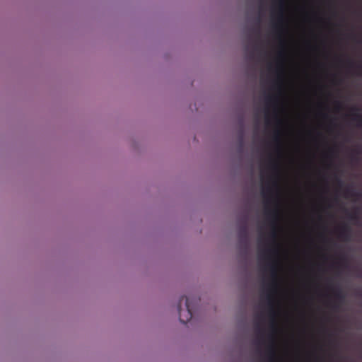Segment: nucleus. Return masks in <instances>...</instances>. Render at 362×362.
I'll list each match as a JSON object with an SVG mask.
<instances>
[{"mask_svg": "<svg viewBox=\"0 0 362 362\" xmlns=\"http://www.w3.org/2000/svg\"><path fill=\"white\" fill-rule=\"evenodd\" d=\"M349 218L350 220H352V221H358V216L357 215L356 212L350 214L349 215Z\"/></svg>", "mask_w": 362, "mask_h": 362, "instance_id": "17", "label": "nucleus"}, {"mask_svg": "<svg viewBox=\"0 0 362 362\" xmlns=\"http://www.w3.org/2000/svg\"><path fill=\"white\" fill-rule=\"evenodd\" d=\"M272 64H269V70H271V69H272Z\"/></svg>", "mask_w": 362, "mask_h": 362, "instance_id": "25", "label": "nucleus"}, {"mask_svg": "<svg viewBox=\"0 0 362 362\" xmlns=\"http://www.w3.org/2000/svg\"><path fill=\"white\" fill-rule=\"evenodd\" d=\"M329 153H333L334 149H333V148H331V149H329Z\"/></svg>", "mask_w": 362, "mask_h": 362, "instance_id": "24", "label": "nucleus"}, {"mask_svg": "<svg viewBox=\"0 0 362 362\" xmlns=\"http://www.w3.org/2000/svg\"><path fill=\"white\" fill-rule=\"evenodd\" d=\"M262 315H258V318L262 319Z\"/></svg>", "mask_w": 362, "mask_h": 362, "instance_id": "26", "label": "nucleus"}, {"mask_svg": "<svg viewBox=\"0 0 362 362\" xmlns=\"http://www.w3.org/2000/svg\"><path fill=\"white\" fill-rule=\"evenodd\" d=\"M349 64L350 66H351V65H353V62H352L351 61H349Z\"/></svg>", "mask_w": 362, "mask_h": 362, "instance_id": "23", "label": "nucleus"}, {"mask_svg": "<svg viewBox=\"0 0 362 362\" xmlns=\"http://www.w3.org/2000/svg\"><path fill=\"white\" fill-rule=\"evenodd\" d=\"M256 330H257V337H258L257 339V343L258 344H261L264 341L263 339H264V330L262 327L259 322H257V324H256Z\"/></svg>", "mask_w": 362, "mask_h": 362, "instance_id": "7", "label": "nucleus"}, {"mask_svg": "<svg viewBox=\"0 0 362 362\" xmlns=\"http://www.w3.org/2000/svg\"><path fill=\"white\" fill-rule=\"evenodd\" d=\"M336 180L339 187L343 185V182L339 178H337Z\"/></svg>", "mask_w": 362, "mask_h": 362, "instance_id": "18", "label": "nucleus"}, {"mask_svg": "<svg viewBox=\"0 0 362 362\" xmlns=\"http://www.w3.org/2000/svg\"><path fill=\"white\" fill-rule=\"evenodd\" d=\"M351 235V228L347 225H343L339 230V237L345 240H349Z\"/></svg>", "mask_w": 362, "mask_h": 362, "instance_id": "6", "label": "nucleus"}, {"mask_svg": "<svg viewBox=\"0 0 362 362\" xmlns=\"http://www.w3.org/2000/svg\"><path fill=\"white\" fill-rule=\"evenodd\" d=\"M260 17L257 18V27L256 28L252 29V32L255 33V35L259 37L260 35Z\"/></svg>", "mask_w": 362, "mask_h": 362, "instance_id": "16", "label": "nucleus"}, {"mask_svg": "<svg viewBox=\"0 0 362 362\" xmlns=\"http://www.w3.org/2000/svg\"><path fill=\"white\" fill-rule=\"evenodd\" d=\"M199 300L200 299H197L195 298H188L185 296H182L180 298L177 305V310L179 313V319L182 323L186 324L192 318L194 311V305H192V303L194 301L197 303Z\"/></svg>", "mask_w": 362, "mask_h": 362, "instance_id": "2", "label": "nucleus"}, {"mask_svg": "<svg viewBox=\"0 0 362 362\" xmlns=\"http://www.w3.org/2000/svg\"><path fill=\"white\" fill-rule=\"evenodd\" d=\"M336 108H337V110H340V109L341 108V103H339V102H337V103H336Z\"/></svg>", "mask_w": 362, "mask_h": 362, "instance_id": "19", "label": "nucleus"}, {"mask_svg": "<svg viewBox=\"0 0 362 362\" xmlns=\"http://www.w3.org/2000/svg\"><path fill=\"white\" fill-rule=\"evenodd\" d=\"M344 196L346 197H354V198H359L361 197V194L359 192H354L351 188H346L344 191Z\"/></svg>", "mask_w": 362, "mask_h": 362, "instance_id": "10", "label": "nucleus"}, {"mask_svg": "<svg viewBox=\"0 0 362 362\" xmlns=\"http://www.w3.org/2000/svg\"><path fill=\"white\" fill-rule=\"evenodd\" d=\"M257 49V44L255 42L254 45V49L252 50H249V46H245V51L247 53V57L250 60H253L255 59V50Z\"/></svg>", "mask_w": 362, "mask_h": 362, "instance_id": "12", "label": "nucleus"}, {"mask_svg": "<svg viewBox=\"0 0 362 362\" xmlns=\"http://www.w3.org/2000/svg\"><path fill=\"white\" fill-rule=\"evenodd\" d=\"M281 136V131L279 129H275V131L274 132V135H273L272 139H273L274 142L277 145L278 149H279V148H280Z\"/></svg>", "mask_w": 362, "mask_h": 362, "instance_id": "9", "label": "nucleus"}, {"mask_svg": "<svg viewBox=\"0 0 362 362\" xmlns=\"http://www.w3.org/2000/svg\"><path fill=\"white\" fill-rule=\"evenodd\" d=\"M337 308V303H334L333 305V308L336 309Z\"/></svg>", "mask_w": 362, "mask_h": 362, "instance_id": "22", "label": "nucleus"}, {"mask_svg": "<svg viewBox=\"0 0 362 362\" xmlns=\"http://www.w3.org/2000/svg\"><path fill=\"white\" fill-rule=\"evenodd\" d=\"M268 168L275 173H277L279 170V165L277 162L274 160H269Z\"/></svg>", "mask_w": 362, "mask_h": 362, "instance_id": "13", "label": "nucleus"}, {"mask_svg": "<svg viewBox=\"0 0 362 362\" xmlns=\"http://www.w3.org/2000/svg\"><path fill=\"white\" fill-rule=\"evenodd\" d=\"M238 235L240 247L247 253L249 249V234L246 218H244L238 228Z\"/></svg>", "mask_w": 362, "mask_h": 362, "instance_id": "4", "label": "nucleus"}, {"mask_svg": "<svg viewBox=\"0 0 362 362\" xmlns=\"http://www.w3.org/2000/svg\"><path fill=\"white\" fill-rule=\"evenodd\" d=\"M284 52L283 50L279 51L278 53V55L279 57H282L284 56Z\"/></svg>", "mask_w": 362, "mask_h": 362, "instance_id": "20", "label": "nucleus"}, {"mask_svg": "<svg viewBox=\"0 0 362 362\" xmlns=\"http://www.w3.org/2000/svg\"><path fill=\"white\" fill-rule=\"evenodd\" d=\"M276 72L278 74V80L274 83L273 88H277L279 90H281V69L280 67H277Z\"/></svg>", "mask_w": 362, "mask_h": 362, "instance_id": "11", "label": "nucleus"}, {"mask_svg": "<svg viewBox=\"0 0 362 362\" xmlns=\"http://www.w3.org/2000/svg\"><path fill=\"white\" fill-rule=\"evenodd\" d=\"M351 119L356 122L359 127H362V115L356 113L353 114L351 115Z\"/></svg>", "mask_w": 362, "mask_h": 362, "instance_id": "14", "label": "nucleus"}, {"mask_svg": "<svg viewBox=\"0 0 362 362\" xmlns=\"http://www.w3.org/2000/svg\"><path fill=\"white\" fill-rule=\"evenodd\" d=\"M354 153H355L356 154H360L361 151L358 149H355V150H354Z\"/></svg>", "mask_w": 362, "mask_h": 362, "instance_id": "21", "label": "nucleus"}, {"mask_svg": "<svg viewBox=\"0 0 362 362\" xmlns=\"http://www.w3.org/2000/svg\"><path fill=\"white\" fill-rule=\"evenodd\" d=\"M275 2H278L279 11L276 17V21H275L272 23V28L274 31L275 33H279V37H281V28L284 21V0H275Z\"/></svg>", "mask_w": 362, "mask_h": 362, "instance_id": "5", "label": "nucleus"}, {"mask_svg": "<svg viewBox=\"0 0 362 362\" xmlns=\"http://www.w3.org/2000/svg\"><path fill=\"white\" fill-rule=\"evenodd\" d=\"M244 144V135L243 131L241 130L239 136V146H240V151H242Z\"/></svg>", "mask_w": 362, "mask_h": 362, "instance_id": "15", "label": "nucleus"}, {"mask_svg": "<svg viewBox=\"0 0 362 362\" xmlns=\"http://www.w3.org/2000/svg\"><path fill=\"white\" fill-rule=\"evenodd\" d=\"M278 97L276 95H267L265 98L266 107H265V122L267 126L271 124V117L269 108L272 107L274 108V118L278 125L281 124V120L277 115V106H278Z\"/></svg>", "mask_w": 362, "mask_h": 362, "instance_id": "3", "label": "nucleus"}, {"mask_svg": "<svg viewBox=\"0 0 362 362\" xmlns=\"http://www.w3.org/2000/svg\"><path fill=\"white\" fill-rule=\"evenodd\" d=\"M332 291H333V293H334V298L337 301H338L339 303L344 301V295L341 289H340L339 288H333Z\"/></svg>", "mask_w": 362, "mask_h": 362, "instance_id": "8", "label": "nucleus"}, {"mask_svg": "<svg viewBox=\"0 0 362 362\" xmlns=\"http://www.w3.org/2000/svg\"><path fill=\"white\" fill-rule=\"evenodd\" d=\"M277 250H262L259 254L265 263L263 266L264 271H269L271 275L270 282L264 287V293L268 307V315L270 317V329L272 334L269 335L270 341L266 350V362H276V346L274 342V334L276 331L274 295L278 288L277 272L278 263L273 257L277 255Z\"/></svg>", "mask_w": 362, "mask_h": 362, "instance_id": "1", "label": "nucleus"}]
</instances>
